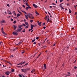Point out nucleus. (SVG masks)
Returning <instances> with one entry per match:
<instances>
[{
  "label": "nucleus",
  "mask_w": 77,
  "mask_h": 77,
  "mask_svg": "<svg viewBox=\"0 0 77 77\" xmlns=\"http://www.w3.org/2000/svg\"><path fill=\"white\" fill-rule=\"evenodd\" d=\"M21 70L22 72H24V73H26L27 71H29V70H30V68H28L27 69H22Z\"/></svg>",
  "instance_id": "obj_1"
},
{
  "label": "nucleus",
  "mask_w": 77,
  "mask_h": 77,
  "mask_svg": "<svg viewBox=\"0 0 77 77\" xmlns=\"http://www.w3.org/2000/svg\"><path fill=\"white\" fill-rule=\"evenodd\" d=\"M22 26H19V28H18L16 30V32H20V31L22 30L23 29L22 28H21V27H22Z\"/></svg>",
  "instance_id": "obj_2"
},
{
  "label": "nucleus",
  "mask_w": 77,
  "mask_h": 77,
  "mask_svg": "<svg viewBox=\"0 0 77 77\" xmlns=\"http://www.w3.org/2000/svg\"><path fill=\"white\" fill-rule=\"evenodd\" d=\"M13 35H15V36H17V35H18V33H17V32H13L12 33Z\"/></svg>",
  "instance_id": "obj_3"
},
{
  "label": "nucleus",
  "mask_w": 77,
  "mask_h": 77,
  "mask_svg": "<svg viewBox=\"0 0 77 77\" xmlns=\"http://www.w3.org/2000/svg\"><path fill=\"white\" fill-rule=\"evenodd\" d=\"M31 9V7H30L29 5V6L27 7H26V9L27 11H28V9Z\"/></svg>",
  "instance_id": "obj_4"
},
{
  "label": "nucleus",
  "mask_w": 77,
  "mask_h": 77,
  "mask_svg": "<svg viewBox=\"0 0 77 77\" xmlns=\"http://www.w3.org/2000/svg\"><path fill=\"white\" fill-rule=\"evenodd\" d=\"M6 23V21L4 20H2V21L1 22V23Z\"/></svg>",
  "instance_id": "obj_5"
},
{
  "label": "nucleus",
  "mask_w": 77,
  "mask_h": 77,
  "mask_svg": "<svg viewBox=\"0 0 77 77\" xmlns=\"http://www.w3.org/2000/svg\"><path fill=\"white\" fill-rule=\"evenodd\" d=\"M5 73L6 74V75H9V74H10V72H5Z\"/></svg>",
  "instance_id": "obj_6"
},
{
  "label": "nucleus",
  "mask_w": 77,
  "mask_h": 77,
  "mask_svg": "<svg viewBox=\"0 0 77 77\" xmlns=\"http://www.w3.org/2000/svg\"><path fill=\"white\" fill-rule=\"evenodd\" d=\"M33 6H34V7L35 8H38V6L36 5H35V4H33Z\"/></svg>",
  "instance_id": "obj_7"
},
{
  "label": "nucleus",
  "mask_w": 77,
  "mask_h": 77,
  "mask_svg": "<svg viewBox=\"0 0 77 77\" xmlns=\"http://www.w3.org/2000/svg\"><path fill=\"white\" fill-rule=\"evenodd\" d=\"M14 30H16L17 29V26L15 25H14Z\"/></svg>",
  "instance_id": "obj_8"
},
{
  "label": "nucleus",
  "mask_w": 77,
  "mask_h": 77,
  "mask_svg": "<svg viewBox=\"0 0 77 77\" xmlns=\"http://www.w3.org/2000/svg\"><path fill=\"white\" fill-rule=\"evenodd\" d=\"M33 29V25H31V30H32Z\"/></svg>",
  "instance_id": "obj_9"
},
{
  "label": "nucleus",
  "mask_w": 77,
  "mask_h": 77,
  "mask_svg": "<svg viewBox=\"0 0 77 77\" xmlns=\"http://www.w3.org/2000/svg\"><path fill=\"white\" fill-rule=\"evenodd\" d=\"M25 16L26 17V20H28L29 17H27V16L26 15H25Z\"/></svg>",
  "instance_id": "obj_10"
},
{
  "label": "nucleus",
  "mask_w": 77,
  "mask_h": 77,
  "mask_svg": "<svg viewBox=\"0 0 77 77\" xmlns=\"http://www.w3.org/2000/svg\"><path fill=\"white\" fill-rule=\"evenodd\" d=\"M33 72H35V69H33L32 71H31V73H33Z\"/></svg>",
  "instance_id": "obj_11"
},
{
  "label": "nucleus",
  "mask_w": 77,
  "mask_h": 77,
  "mask_svg": "<svg viewBox=\"0 0 77 77\" xmlns=\"http://www.w3.org/2000/svg\"><path fill=\"white\" fill-rule=\"evenodd\" d=\"M25 24H26V25H27V26H29V23H28V22H25Z\"/></svg>",
  "instance_id": "obj_12"
},
{
  "label": "nucleus",
  "mask_w": 77,
  "mask_h": 77,
  "mask_svg": "<svg viewBox=\"0 0 77 77\" xmlns=\"http://www.w3.org/2000/svg\"><path fill=\"white\" fill-rule=\"evenodd\" d=\"M28 65V63H26V64H25V65L22 66V67H23L24 66H27Z\"/></svg>",
  "instance_id": "obj_13"
},
{
  "label": "nucleus",
  "mask_w": 77,
  "mask_h": 77,
  "mask_svg": "<svg viewBox=\"0 0 77 77\" xmlns=\"http://www.w3.org/2000/svg\"><path fill=\"white\" fill-rule=\"evenodd\" d=\"M42 23V22H39V23H38V25H39L40 27V26H41V24Z\"/></svg>",
  "instance_id": "obj_14"
},
{
  "label": "nucleus",
  "mask_w": 77,
  "mask_h": 77,
  "mask_svg": "<svg viewBox=\"0 0 77 77\" xmlns=\"http://www.w3.org/2000/svg\"><path fill=\"white\" fill-rule=\"evenodd\" d=\"M20 15H21V14H17V17H19V16H20Z\"/></svg>",
  "instance_id": "obj_15"
},
{
  "label": "nucleus",
  "mask_w": 77,
  "mask_h": 77,
  "mask_svg": "<svg viewBox=\"0 0 77 77\" xmlns=\"http://www.w3.org/2000/svg\"><path fill=\"white\" fill-rule=\"evenodd\" d=\"M35 14H37V15H39V13H38V12H37L36 11H35Z\"/></svg>",
  "instance_id": "obj_16"
},
{
  "label": "nucleus",
  "mask_w": 77,
  "mask_h": 77,
  "mask_svg": "<svg viewBox=\"0 0 77 77\" xmlns=\"http://www.w3.org/2000/svg\"><path fill=\"white\" fill-rule=\"evenodd\" d=\"M25 5H26V6H29V4H28V3L27 2V3H25Z\"/></svg>",
  "instance_id": "obj_17"
},
{
  "label": "nucleus",
  "mask_w": 77,
  "mask_h": 77,
  "mask_svg": "<svg viewBox=\"0 0 77 77\" xmlns=\"http://www.w3.org/2000/svg\"><path fill=\"white\" fill-rule=\"evenodd\" d=\"M35 39H35V38L33 40H32V42H35Z\"/></svg>",
  "instance_id": "obj_18"
},
{
  "label": "nucleus",
  "mask_w": 77,
  "mask_h": 77,
  "mask_svg": "<svg viewBox=\"0 0 77 77\" xmlns=\"http://www.w3.org/2000/svg\"><path fill=\"white\" fill-rule=\"evenodd\" d=\"M22 12L24 13V14H27V13H26V12L25 11H22Z\"/></svg>",
  "instance_id": "obj_19"
},
{
  "label": "nucleus",
  "mask_w": 77,
  "mask_h": 77,
  "mask_svg": "<svg viewBox=\"0 0 77 77\" xmlns=\"http://www.w3.org/2000/svg\"><path fill=\"white\" fill-rule=\"evenodd\" d=\"M22 63V65H23V64H24L26 63L25 61H24L23 62H21Z\"/></svg>",
  "instance_id": "obj_20"
},
{
  "label": "nucleus",
  "mask_w": 77,
  "mask_h": 77,
  "mask_svg": "<svg viewBox=\"0 0 77 77\" xmlns=\"http://www.w3.org/2000/svg\"><path fill=\"white\" fill-rule=\"evenodd\" d=\"M22 65V63H20L17 65V66L19 65Z\"/></svg>",
  "instance_id": "obj_21"
},
{
  "label": "nucleus",
  "mask_w": 77,
  "mask_h": 77,
  "mask_svg": "<svg viewBox=\"0 0 77 77\" xmlns=\"http://www.w3.org/2000/svg\"><path fill=\"white\" fill-rule=\"evenodd\" d=\"M11 71H12L11 72H14L15 71L14 70V69H11Z\"/></svg>",
  "instance_id": "obj_22"
},
{
  "label": "nucleus",
  "mask_w": 77,
  "mask_h": 77,
  "mask_svg": "<svg viewBox=\"0 0 77 77\" xmlns=\"http://www.w3.org/2000/svg\"><path fill=\"white\" fill-rule=\"evenodd\" d=\"M44 67L45 68V69H46V64H44Z\"/></svg>",
  "instance_id": "obj_23"
},
{
  "label": "nucleus",
  "mask_w": 77,
  "mask_h": 77,
  "mask_svg": "<svg viewBox=\"0 0 77 77\" xmlns=\"http://www.w3.org/2000/svg\"><path fill=\"white\" fill-rule=\"evenodd\" d=\"M69 13H71V10L70 9H69Z\"/></svg>",
  "instance_id": "obj_24"
},
{
  "label": "nucleus",
  "mask_w": 77,
  "mask_h": 77,
  "mask_svg": "<svg viewBox=\"0 0 77 77\" xmlns=\"http://www.w3.org/2000/svg\"><path fill=\"white\" fill-rule=\"evenodd\" d=\"M3 44V43L2 42H0V45H2V44Z\"/></svg>",
  "instance_id": "obj_25"
},
{
  "label": "nucleus",
  "mask_w": 77,
  "mask_h": 77,
  "mask_svg": "<svg viewBox=\"0 0 77 77\" xmlns=\"http://www.w3.org/2000/svg\"><path fill=\"white\" fill-rule=\"evenodd\" d=\"M25 53V51H23L22 52V54H24Z\"/></svg>",
  "instance_id": "obj_26"
},
{
  "label": "nucleus",
  "mask_w": 77,
  "mask_h": 77,
  "mask_svg": "<svg viewBox=\"0 0 77 77\" xmlns=\"http://www.w3.org/2000/svg\"><path fill=\"white\" fill-rule=\"evenodd\" d=\"M63 0H60V3H61V2H63Z\"/></svg>",
  "instance_id": "obj_27"
},
{
  "label": "nucleus",
  "mask_w": 77,
  "mask_h": 77,
  "mask_svg": "<svg viewBox=\"0 0 77 77\" xmlns=\"http://www.w3.org/2000/svg\"><path fill=\"white\" fill-rule=\"evenodd\" d=\"M18 12H19L20 14H22V13H21V12L20 11H19V10H18Z\"/></svg>",
  "instance_id": "obj_28"
},
{
  "label": "nucleus",
  "mask_w": 77,
  "mask_h": 77,
  "mask_svg": "<svg viewBox=\"0 0 77 77\" xmlns=\"http://www.w3.org/2000/svg\"><path fill=\"white\" fill-rule=\"evenodd\" d=\"M63 35V34L61 33L60 35V37H62V36Z\"/></svg>",
  "instance_id": "obj_29"
},
{
  "label": "nucleus",
  "mask_w": 77,
  "mask_h": 77,
  "mask_svg": "<svg viewBox=\"0 0 77 77\" xmlns=\"http://www.w3.org/2000/svg\"><path fill=\"white\" fill-rule=\"evenodd\" d=\"M3 30H4L3 28H2L1 29V32L3 31Z\"/></svg>",
  "instance_id": "obj_30"
},
{
  "label": "nucleus",
  "mask_w": 77,
  "mask_h": 77,
  "mask_svg": "<svg viewBox=\"0 0 77 77\" xmlns=\"http://www.w3.org/2000/svg\"><path fill=\"white\" fill-rule=\"evenodd\" d=\"M10 57H14V56H13V55H11L10 56Z\"/></svg>",
  "instance_id": "obj_31"
},
{
  "label": "nucleus",
  "mask_w": 77,
  "mask_h": 77,
  "mask_svg": "<svg viewBox=\"0 0 77 77\" xmlns=\"http://www.w3.org/2000/svg\"><path fill=\"white\" fill-rule=\"evenodd\" d=\"M45 23H43L42 24V26H45Z\"/></svg>",
  "instance_id": "obj_32"
},
{
  "label": "nucleus",
  "mask_w": 77,
  "mask_h": 77,
  "mask_svg": "<svg viewBox=\"0 0 77 77\" xmlns=\"http://www.w3.org/2000/svg\"><path fill=\"white\" fill-rule=\"evenodd\" d=\"M16 20H15L13 23H14V24H15V23H16Z\"/></svg>",
  "instance_id": "obj_33"
},
{
  "label": "nucleus",
  "mask_w": 77,
  "mask_h": 77,
  "mask_svg": "<svg viewBox=\"0 0 77 77\" xmlns=\"http://www.w3.org/2000/svg\"><path fill=\"white\" fill-rule=\"evenodd\" d=\"M31 23H32L33 21V20H30Z\"/></svg>",
  "instance_id": "obj_34"
},
{
  "label": "nucleus",
  "mask_w": 77,
  "mask_h": 77,
  "mask_svg": "<svg viewBox=\"0 0 77 77\" xmlns=\"http://www.w3.org/2000/svg\"><path fill=\"white\" fill-rule=\"evenodd\" d=\"M8 63H9V64H10V65H11V66H12V64L11 63L9 62Z\"/></svg>",
  "instance_id": "obj_35"
},
{
  "label": "nucleus",
  "mask_w": 77,
  "mask_h": 77,
  "mask_svg": "<svg viewBox=\"0 0 77 77\" xmlns=\"http://www.w3.org/2000/svg\"><path fill=\"white\" fill-rule=\"evenodd\" d=\"M19 76L20 77H22V76H21V75L20 74H19Z\"/></svg>",
  "instance_id": "obj_36"
},
{
  "label": "nucleus",
  "mask_w": 77,
  "mask_h": 77,
  "mask_svg": "<svg viewBox=\"0 0 77 77\" xmlns=\"http://www.w3.org/2000/svg\"><path fill=\"white\" fill-rule=\"evenodd\" d=\"M42 54V52H41L38 55V56H40L41 55V54Z\"/></svg>",
  "instance_id": "obj_37"
},
{
  "label": "nucleus",
  "mask_w": 77,
  "mask_h": 77,
  "mask_svg": "<svg viewBox=\"0 0 77 77\" xmlns=\"http://www.w3.org/2000/svg\"><path fill=\"white\" fill-rule=\"evenodd\" d=\"M28 14L29 15V16L30 15V16H33V15L30 14Z\"/></svg>",
  "instance_id": "obj_38"
},
{
  "label": "nucleus",
  "mask_w": 77,
  "mask_h": 77,
  "mask_svg": "<svg viewBox=\"0 0 77 77\" xmlns=\"http://www.w3.org/2000/svg\"><path fill=\"white\" fill-rule=\"evenodd\" d=\"M26 16H28V17H30V14H27L26 15Z\"/></svg>",
  "instance_id": "obj_39"
},
{
  "label": "nucleus",
  "mask_w": 77,
  "mask_h": 77,
  "mask_svg": "<svg viewBox=\"0 0 77 77\" xmlns=\"http://www.w3.org/2000/svg\"><path fill=\"white\" fill-rule=\"evenodd\" d=\"M8 14L9 15H12V13H11V12H10L8 13Z\"/></svg>",
  "instance_id": "obj_40"
},
{
  "label": "nucleus",
  "mask_w": 77,
  "mask_h": 77,
  "mask_svg": "<svg viewBox=\"0 0 77 77\" xmlns=\"http://www.w3.org/2000/svg\"><path fill=\"white\" fill-rule=\"evenodd\" d=\"M47 22H49V18H48Z\"/></svg>",
  "instance_id": "obj_41"
},
{
  "label": "nucleus",
  "mask_w": 77,
  "mask_h": 77,
  "mask_svg": "<svg viewBox=\"0 0 77 77\" xmlns=\"http://www.w3.org/2000/svg\"><path fill=\"white\" fill-rule=\"evenodd\" d=\"M2 33L4 34H5V32L4 31H2Z\"/></svg>",
  "instance_id": "obj_42"
},
{
  "label": "nucleus",
  "mask_w": 77,
  "mask_h": 77,
  "mask_svg": "<svg viewBox=\"0 0 77 77\" xmlns=\"http://www.w3.org/2000/svg\"><path fill=\"white\" fill-rule=\"evenodd\" d=\"M47 18V16H46L45 17V20H46Z\"/></svg>",
  "instance_id": "obj_43"
},
{
  "label": "nucleus",
  "mask_w": 77,
  "mask_h": 77,
  "mask_svg": "<svg viewBox=\"0 0 77 77\" xmlns=\"http://www.w3.org/2000/svg\"><path fill=\"white\" fill-rule=\"evenodd\" d=\"M77 68V66H75L74 67V68L75 69H76Z\"/></svg>",
  "instance_id": "obj_44"
},
{
  "label": "nucleus",
  "mask_w": 77,
  "mask_h": 77,
  "mask_svg": "<svg viewBox=\"0 0 77 77\" xmlns=\"http://www.w3.org/2000/svg\"><path fill=\"white\" fill-rule=\"evenodd\" d=\"M29 28V26H26V28L27 29V28Z\"/></svg>",
  "instance_id": "obj_45"
},
{
  "label": "nucleus",
  "mask_w": 77,
  "mask_h": 77,
  "mask_svg": "<svg viewBox=\"0 0 77 77\" xmlns=\"http://www.w3.org/2000/svg\"><path fill=\"white\" fill-rule=\"evenodd\" d=\"M48 13L50 15H51V14H50V13H49V12L48 11Z\"/></svg>",
  "instance_id": "obj_46"
},
{
  "label": "nucleus",
  "mask_w": 77,
  "mask_h": 77,
  "mask_svg": "<svg viewBox=\"0 0 77 77\" xmlns=\"http://www.w3.org/2000/svg\"><path fill=\"white\" fill-rule=\"evenodd\" d=\"M36 39H39V37H37L36 38Z\"/></svg>",
  "instance_id": "obj_47"
},
{
  "label": "nucleus",
  "mask_w": 77,
  "mask_h": 77,
  "mask_svg": "<svg viewBox=\"0 0 77 77\" xmlns=\"http://www.w3.org/2000/svg\"><path fill=\"white\" fill-rule=\"evenodd\" d=\"M35 45V44H36V42H34V43H33Z\"/></svg>",
  "instance_id": "obj_48"
},
{
  "label": "nucleus",
  "mask_w": 77,
  "mask_h": 77,
  "mask_svg": "<svg viewBox=\"0 0 77 77\" xmlns=\"http://www.w3.org/2000/svg\"><path fill=\"white\" fill-rule=\"evenodd\" d=\"M29 0H27V1H26V3H27V2H28Z\"/></svg>",
  "instance_id": "obj_49"
},
{
  "label": "nucleus",
  "mask_w": 77,
  "mask_h": 77,
  "mask_svg": "<svg viewBox=\"0 0 77 77\" xmlns=\"http://www.w3.org/2000/svg\"><path fill=\"white\" fill-rule=\"evenodd\" d=\"M17 50V48L14 49V50L13 51H15V50Z\"/></svg>",
  "instance_id": "obj_50"
},
{
  "label": "nucleus",
  "mask_w": 77,
  "mask_h": 77,
  "mask_svg": "<svg viewBox=\"0 0 77 77\" xmlns=\"http://www.w3.org/2000/svg\"><path fill=\"white\" fill-rule=\"evenodd\" d=\"M7 6H9V4H7Z\"/></svg>",
  "instance_id": "obj_51"
},
{
  "label": "nucleus",
  "mask_w": 77,
  "mask_h": 77,
  "mask_svg": "<svg viewBox=\"0 0 77 77\" xmlns=\"http://www.w3.org/2000/svg\"><path fill=\"white\" fill-rule=\"evenodd\" d=\"M67 6H69V4L68 3V4H66Z\"/></svg>",
  "instance_id": "obj_52"
},
{
  "label": "nucleus",
  "mask_w": 77,
  "mask_h": 77,
  "mask_svg": "<svg viewBox=\"0 0 77 77\" xmlns=\"http://www.w3.org/2000/svg\"><path fill=\"white\" fill-rule=\"evenodd\" d=\"M55 44H56V43L54 44V45H53V46H55L56 45Z\"/></svg>",
  "instance_id": "obj_53"
},
{
  "label": "nucleus",
  "mask_w": 77,
  "mask_h": 77,
  "mask_svg": "<svg viewBox=\"0 0 77 77\" xmlns=\"http://www.w3.org/2000/svg\"><path fill=\"white\" fill-rule=\"evenodd\" d=\"M29 18H31V19H32V17L29 16Z\"/></svg>",
  "instance_id": "obj_54"
},
{
  "label": "nucleus",
  "mask_w": 77,
  "mask_h": 77,
  "mask_svg": "<svg viewBox=\"0 0 77 77\" xmlns=\"http://www.w3.org/2000/svg\"><path fill=\"white\" fill-rule=\"evenodd\" d=\"M76 5H74V8H75V9H76Z\"/></svg>",
  "instance_id": "obj_55"
},
{
  "label": "nucleus",
  "mask_w": 77,
  "mask_h": 77,
  "mask_svg": "<svg viewBox=\"0 0 77 77\" xmlns=\"http://www.w3.org/2000/svg\"><path fill=\"white\" fill-rule=\"evenodd\" d=\"M22 6H23V8H25V6H24V5H23Z\"/></svg>",
  "instance_id": "obj_56"
},
{
  "label": "nucleus",
  "mask_w": 77,
  "mask_h": 77,
  "mask_svg": "<svg viewBox=\"0 0 77 77\" xmlns=\"http://www.w3.org/2000/svg\"><path fill=\"white\" fill-rule=\"evenodd\" d=\"M38 44V45H39V46H40V45H41L40 44V43H39Z\"/></svg>",
  "instance_id": "obj_57"
},
{
  "label": "nucleus",
  "mask_w": 77,
  "mask_h": 77,
  "mask_svg": "<svg viewBox=\"0 0 77 77\" xmlns=\"http://www.w3.org/2000/svg\"><path fill=\"white\" fill-rule=\"evenodd\" d=\"M4 34V35H7V33H5Z\"/></svg>",
  "instance_id": "obj_58"
},
{
  "label": "nucleus",
  "mask_w": 77,
  "mask_h": 77,
  "mask_svg": "<svg viewBox=\"0 0 77 77\" xmlns=\"http://www.w3.org/2000/svg\"><path fill=\"white\" fill-rule=\"evenodd\" d=\"M49 22H50V23H51V22H52V21H51V20H49Z\"/></svg>",
  "instance_id": "obj_59"
},
{
  "label": "nucleus",
  "mask_w": 77,
  "mask_h": 77,
  "mask_svg": "<svg viewBox=\"0 0 77 77\" xmlns=\"http://www.w3.org/2000/svg\"><path fill=\"white\" fill-rule=\"evenodd\" d=\"M77 50V48H75V50Z\"/></svg>",
  "instance_id": "obj_60"
},
{
  "label": "nucleus",
  "mask_w": 77,
  "mask_h": 77,
  "mask_svg": "<svg viewBox=\"0 0 77 77\" xmlns=\"http://www.w3.org/2000/svg\"><path fill=\"white\" fill-rule=\"evenodd\" d=\"M3 67H6V65L5 66V65H3Z\"/></svg>",
  "instance_id": "obj_61"
},
{
  "label": "nucleus",
  "mask_w": 77,
  "mask_h": 77,
  "mask_svg": "<svg viewBox=\"0 0 77 77\" xmlns=\"http://www.w3.org/2000/svg\"><path fill=\"white\" fill-rule=\"evenodd\" d=\"M32 19H33L34 18V17L33 16L32 17Z\"/></svg>",
  "instance_id": "obj_62"
},
{
  "label": "nucleus",
  "mask_w": 77,
  "mask_h": 77,
  "mask_svg": "<svg viewBox=\"0 0 77 77\" xmlns=\"http://www.w3.org/2000/svg\"><path fill=\"white\" fill-rule=\"evenodd\" d=\"M52 4L53 5H56V4L54 3H52Z\"/></svg>",
  "instance_id": "obj_63"
},
{
  "label": "nucleus",
  "mask_w": 77,
  "mask_h": 77,
  "mask_svg": "<svg viewBox=\"0 0 77 77\" xmlns=\"http://www.w3.org/2000/svg\"><path fill=\"white\" fill-rule=\"evenodd\" d=\"M11 21H13V19H11Z\"/></svg>",
  "instance_id": "obj_64"
}]
</instances>
